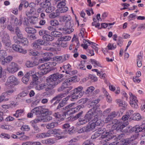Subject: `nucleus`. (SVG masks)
Returning a JSON list of instances; mask_svg holds the SVG:
<instances>
[{"mask_svg": "<svg viewBox=\"0 0 145 145\" xmlns=\"http://www.w3.org/2000/svg\"><path fill=\"white\" fill-rule=\"evenodd\" d=\"M12 57L11 56H8L6 58H4L1 61L2 64L3 65H5L7 63H9L12 60Z\"/></svg>", "mask_w": 145, "mask_h": 145, "instance_id": "obj_23", "label": "nucleus"}, {"mask_svg": "<svg viewBox=\"0 0 145 145\" xmlns=\"http://www.w3.org/2000/svg\"><path fill=\"white\" fill-rule=\"evenodd\" d=\"M64 112H63V114L61 115V114H59L58 113H56L54 114V115L56 118L60 119L61 120H63L65 118L62 119V118H63L64 117L63 114Z\"/></svg>", "mask_w": 145, "mask_h": 145, "instance_id": "obj_60", "label": "nucleus"}, {"mask_svg": "<svg viewBox=\"0 0 145 145\" xmlns=\"http://www.w3.org/2000/svg\"><path fill=\"white\" fill-rule=\"evenodd\" d=\"M94 88L92 86H90L87 88V89L86 90L85 92V93L86 94H89L92 92V91L94 90Z\"/></svg>", "mask_w": 145, "mask_h": 145, "instance_id": "obj_56", "label": "nucleus"}, {"mask_svg": "<svg viewBox=\"0 0 145 145\" xmlns=\"http://www.w3.org/2000/svg\"><path fill=\"white\" fill-rule=\"evenodd\" d=\"M74 105V104L73 103L70 104L63 108V110H65L66 112L64 113L63 114L64 117L63 118H62V119L65 118L67 114H74L77 112V111L79 110L82 108V105H78L75 108L72 107V106Z\"/></svg>", "mask_w": 145, "mask_h": 145, "instance_id": "obj_6", "label": "nucleus"}, {"mask_svg": "<svg viewBox=\"0 0 145 145\" xmlns=\"http://www.w3.org/2000/svg\"><path fill=\"white\" fill-rule=\"evenodd\" d=\"M123 41V40L122 38L119 37L118 39L117 43L118 45L120 47H121L122 46Z\"/></svg>", "mask_w": 145, "mask_h": 145, "instance_id": "obj_64", "label": "nucleus"}, {"mask_svg": "<svg viewBox=\"0 0 145 145\" xmlns=\"http://www.w3.org/2000/svg\"><path fill=\"white\" fill-rule=\"evenodd\" d=\"M95 126V124L93 122H90L89 123V124L86 126L84 127L79 129L78 132L79 133H81L84 132L88 133L94 129Z\"/></svg>", "mask_w": 145, "mask_h": 145, "instance_id": "obj_8", "label": "nucleus"}, {"mask_svg": "<svg viewBox=\"0 0 145 145\" xmlns=\"http://www.w3.org/2000/svg\"><path fill=\"white\" fill-rule=\"evenodd\" d=\"M54 60L59 63H61L64 62L63 57L61 56H57L54 58Z\"/></svg>", "mask_w": 145, "mask_h": 145, "instance_id": "obj_32", "label": "nucleus"}, {"mask_svg": "<svg viewBox=\"0 0 145 145\" xmlns=\"http://www.w3.org/2000/svg\"><path fill=\"white\" fill-rule=\"evenodd\" d=\"M45 12L46 13H50L54 11L55 10V8L54 7L50 5V4H49L47 7L45 8Z\"/></svg>", "mask_w": 145, "mask_h": 145, "instance_id": "obj_31", "label": "nucleus"}, {"mask_svg": "<svg viewBox=\"0 0 145 145\" xmlns=\"http://www.w3.org/2000/svg\"><path fill=\"white\" fill-rule=\"evenodd\" d=\"M135 113H134L133 111L132 110H129L127 112V115L129 116L130 119L132 118L134 116Z\"/></svg>", "mask_w": 145, "mask_h": 145, "instance_id": "obj_62", "label": "nucleus"}, {"mask_svg": "<svg viewBox=\"0 0 145 145\" xmlns=\"http://www.w3.org/2000/svg\"><path fill=\"white\" fill-rule=\"evenodd\" d=\"M141 116L139 113L135 114L133 116V117L132 119L133 120L137 121L140 120L141 119Z\"/></svg>", "mask_w": 145, "mask_h": 145, "instance_id": "obj_61", "label": "nucleus"}, {"mask_svg": "<svg viewBox=\"0 0 145 145\" xmlns=\"http://www.w3.org/2000/svg\"><path fill=\"white\" fill-rule=\"evenodd\" d=\"M50 24L52 26H56L59 25L58 21L56 20H53L50 21Z\"/></svg>", "mask_w": 145, "mask_h": 145, "instance_id": "obj_63", "label": "nucleus"}, {"mask_svg": "<svg viewBox=\"0 0 145 145\" xmlns=\"http://www.w3.org/2000/svg\"><path fill=\"white\" fill-rule=\"evenodd\" d=\"M25 30L27 33L29 34H34L36 32V30L32 27H26Z\"/></svg>", "mask_w": 145, "mask_h": 145, "instance_id": "obj_26", "label": "nucleus"}, {"mask_svg": "<svg viewBox=\"0 0 145 145\" xmlns=\"http://www.w3.org/2000/svg\"><path fill=\"white\" fill-rule=\"evenodd\" d=\"M45 42L42 39L36 40L33 44V48L35 49H39L41 48L40 46L43 45Z\"/></svg>", "mask_w": 145, "mask_h": 145, "instance_id": "obj_12", "label": "nucleus"}, {"mask_svg": "<svg viewBox=\"0 0 145 145\" xmlns=\"http://www.w3.org/2000/svg\"><path fill=\"white\" fill-rule=\"evenodd\" d=\"M32 126L33 128L32 131V133H38L40 131V129L36 125L32 124Z\"/></svg>", "mask_w": 145, "mask_h": 145, "instance_id": "obj_34", "label": "nucleus"}, {"mask_svg": "<svg viewBox=\"0 0 145 145\" xmlns=\"http://www.w3.org/2000/svg\"><path fill=\"white\" fill-rule=\"evenodd\" d=\"M57 124V123L55 122H52L49 123L47 124L46 126V128L48 129H53L54 128Z\"/></svg>", "mask_w": 145, "mask_h": 145, "instance_id": "obj_52", "label": "nucleus"}, {"mask_svg": "<svg viewBox=\"0 0 145 145\" xmlns=\"http://www.w3.org/2000/svg\"><path fill=\"white\" fill-rule=\"evenodd\" d=\"M36 137L38 138H41L48 137L46 133H45L38 134H37Z\"/></svg>", "mask_w": 145, "mask_h": 145, "instance_id": "obj_57", "label": "nucleus"}, {"mask_svg": "<svg viewBox=\"0 0 145 145\" xmlns=\"http://www.w3.org/2000/svg\"><path fill=\"white\" fill-rule=\"evenodd\" d=\"M136 138V136L133 135L131 137L126 139L125 140V142L130 144L131 142L135 140Z\"/></svg>", "mask_w": 145, "mask_h": 145, "instance_id": "obj_41", "label": "nucleus"}, {"mask_svg": "<svg viewBox=\"0 0 145 145\" xmlns=\"http://www.w3.org/2000/svg\"><path fill=\"white\" fill-rule=\"evenodd\" d=\"M127 125H126L125 124H122L121 125L119 126L118 130L122 132L127 133L129 131H131V129H130L129 127H125Z\"/></svg>", "mask_w": 145, "mask_h": 145, "instance_id": "obj_17", "label": "nucleus"}, {"mask_svg": "<svg viewBox=\"0 0 145 145\" xmlns=\"http://www.w3.org/2000/svg\"><path fill=\"white\" fill-rule=\"evenodd\" d=\"M56 65V63L55 62H49L48 63H45L37 67L38 69H40V74L41 75L46 74L52 70V67L55 66Z\"/></svg>", "mask_w": 145, "mask_h": 145, "instance_id": "obj_3", "label": "nucleus"}, {"mask_svg": "<svg viewBox=\"0 0 145 145\" xmlns=\"http://www.w3.org/2000/svg\"><path fill=\"white\" fill-rule=\"evenodd\" d=\"M73 22L71 21V20L70 21L67 22L65 23V26L66 27L65 28L66 29H70L73 26Z\"/></svg>", "mask_w": 145, "mask_h": 145, "instance_id": "obj_47", "label": "nucleus"}, {"mask_svg": "<svg viewBox=\"0 0 145 145\" xmlns=\"http://www.w3.org/2000/svg\"><path fill=\"white\" fill-rule=\"evenodd\" d=\"M101 135V137L105 139L104 140L107 142L112 139L114 137L116 136L114 134L113 130L109 131L108 130L106 131L104 128L99 129L97 131Z\"/></svg>", "mask_w": 145, "mask_h": 145, "instance_id": "obj_4", "label": "nucleus"}, {"mask_svg": "<svg viewBox=\"0 0 145 145\" xmlns=\"http://www.w3.org/2000/svg\"><path fill=\"white\" fill-rule=\"evenodd\" d=\"M51 0H42V1L40 4L39 6L42 8L45 9L50 4Z\"/></svg>", "mask_w": 145, "mask_h": 145, "instance_id": "obj_18", "label": "nucleus"}, {"mask_svg": "<svg viewBox=\"0 0 145 145\" xmlns=\"http://www.w3.org/2000/svg\"><path fill=\"white\" fill-rule=\"evenodd\" d=\"M90 61L91 63L94 65V67H96V66L102 67L101 64L98 61L96 60L93 59H91L90 60Z\"/></svg>", "mask_w": 145, "mask_h": 145, "instance_id": "obj_35", "label": "nucleus"}, {"mask_svg": "<svg viewBox=\"0 0 145 145\" xmlns=\"http://www.w3.org/2000/svg\"><path fill=\"white\" fill-rule=\"evenodd\" d=\"M55 44L57 46H61L63 47L67 46V42L57 40L55 43Z\"/></svg>", "mask_w": 145, "mask_h": 145, "instance_id": "obj_24", "label": "nucleus"}, {"mask_svg": "<svg viewBox=\"0 0 145 145\" xmlns=\"http://www.w3.org/2000/svg\"><path fill=\"white\" fill-rule=\"evenodd\" d=\"M22 24V18L20 17L19 20L17 18H15L14 19V24L16 25H21Z\"/></svg>", "mask_w": 145, "mask_h": 145, "instance_id": "obj_44", "label": "nucleus"}, {"mask_svg": "<svg viewBox=\"0 0 145 145\" xmlns=\"http://www.w3.org/2000/svg\"><path fill=\"white\" fill-rule=\"evenodd\" d=\"M7 95L6 93H3L0 96V103L3 101H7L8 100V99L6 98L5 96Z\"/></svg>", "mask_w": 145, "mask_h": 145, "instance_id": "obj_48", "label": "nucleus"}, {"mask_svg": "<svg viewBox=\"0 0 145 145\" xmlns=\"http://www.w3.org/2000/svg\"><path fill=\"white\" fill-rule=\"evenodd\" d=\"M129 118V116L127 114L123 116L121 118L122 120L123 121V122H121L122 124H125L126 125H127L129 123L128 120Z\"/></svg>", "mask_w": 145, "mask_h": 145, "instance_id": "obj_33", "label": "nucleus"}, {"mask_svg": "<svg viewBox=\"0 0 145 145\" xmlns=\"http://www.w3.org/2000/svg\"><path fill=\"white\" fill-rule=\"evenodd\" d=\"M10 40V37L8 34L6 32H4L3 34V36L2 38V41H8Z\"/></svg>", "mask_w": 145, "mask_h": 145, "instance_id": "obj_43", "label": "nucleus"}, {"mask_svg": "<svg viewBox=\"0 0 145 145\" xmlns=\"http://www.w3.org/2000/svg\"><path fill=\"white\" fill-rule=\"evenodd\" d=\"M19 69L18 65L14 62H11L7 68L8 72L11 73H14Z\"/></svg>", "mask_w": 145, "mask_h": 145, "instance_id": "obj_9", "label": "nucleus"}, {"mask_svg": "<svg viewBox=\"0 0 145 145\" xmlns=\"http://www.w3.org/2000/svg\"><path fill=\"white\" fill-rule=\"evenodd\" d=\"M57 8L58 11H59L60 13L65 12L68 10V8L65 6H61L60 8Z\"/></svg>", "mask_w": 145, "mask_h": 145, "instance_id": "obj_30", "label": "nucleus"}, {"mask_svg": "<svg viewBox=\"0 0 145 145\" xmlns=\"http://www.w3.org/2000/svg\"><path fill=\"white\" fill-rule=\"evenodd\" d=\"M42 142L43 143H45L46 144H52L54 142L53 140L51 138H49L47 140H44L42 141Z\"/></svg>", "mask_w": 145, "mask_h": 145, "instance_id": "obj_55", "label": "nucleus"}, {"mask_svg": "<svg viewBox=\"0 0 145 145\" xmlns=\"http://www.w3.org/2000/svg\"><path fill=\"white\" fill-rule=\"evenodd\" d=\"M38 20V18L37 17L31 16L30 18L29 22L31 24L34 25L37 23Z\"/></svg>", "mask_w": 145, "mask_h": 145, "instance_id": "obj_38", "label": "nucleus"}, {"mask_svg": "<svg viewBox=\"0 0 145 145\" xmlns=\"http://www.w3.org/2000/svg\"><path fill=\"white\" fill-rule=\"evenodd\" d=\"M41 114L42 116H44L48 114L49 110L47 109L43 108L41 107Z\"/></svg>", "mask_w": 145, "mask_h": 145, "instance_id": "obj_54", "label": "nucleus"}, {"mask_svg": "<svg viewBox=\"0 0 145 145\" xmlns=\"http://www.w3.org/2000/svg\"><path fill=\"white\" fill-rule=\"evenodd\" d=\"M67 85H69V84L68 83L66 82L65 80L64 82L63 83L61 86L58 88V91L61 92L64 90L65 91L67 88Z\"/></svg>", "mask_w": 145, "mask_h": 145, "instance_id": "obj_19", "label": "nucleus"}, {"mask_svg": "<svg viewBox=\"0 0 145 145\" xmlns=\"http://www.w3.org/2000/svg\"><path fill=\"white\" fill-rule=\"evenodd\" d=\"M22 22L24 25L27 26L29 24L28 20L26 17L22 18Z\"/></svg>", "mask_w": 145, "mask_h": 145, "instance_id": "obj_59", "label": "nucleus"}, {"mask_svg": "<svg viewBox=\"0 0 145 145\" xmlns=\"http://www.w3.org/2000/svg\"><path fill=\"white\" fill-rule=\"evenodd\" d=\"M63 77V75L62 74H59V73L52 74L49 76L47 83L41 84L37 85L36 86V89L40 90L47 88L48 87L49 88H54L62 81L61 78Z\"/></svg>", "mask_w": 145, "mask_h": 145, "instance_id": "obj_1", "label": "nucleus"}, {"mask_svg": "<svg viewBox=\"0 0 145 145\" xmlns=\"http://www.w3.org/2000/svg\"><path fill=\"white\" fill-rule=\"evenodd\" d=\"M97 115V114L93 107L88 111L84 117V118L86 119L88 121L91 120L92 122L96 118Z\"/></svg>", "mask_w": 145, "mask_h": 145, "instance_id": "obj_7", "label": "nucleus"}, {"mask_svg": "<svg viewBox=\"0 0 145 145\" xmlns=\"http://www.w3.org/2000/svg\"><path fill=\"white\" fill-rule=\"evenodd\" d=\"M12 47L14 50L24 54L26 53V50L23 49L22 46L18 45V44H13L12 46Z\"/></svg>", "mask_w": 145, "mask_h": 145, "instance_id": "obj_14", "label": "nucleus"}, {"mask_svg": "<svg viewBox=\"0 0 145 145\" xmlns=\"http://www.w3.org/2000/svg\"><path fill=\"white\" fill-rule=\"evenodd\" d=\"M100 99H96L94 100L91 101L89 103L90 106H94L96 105L100 101Z\"/></svg>", "mask_w": 145, "mask_h": 145, "instance_id": "obj_51", "label": "nucleus"}, {"mask_svg": "<svg viewBox=\"0 0 145 145\" xmlns=\"http://www.w3.org/2000/svg\"><path fill=\"white\" fill-rule=\"evenodd\" d=\"M7 56L6 52L3 50H0V61Z\"/></svg>", "mask_w": 145, "mask_h": 145, "instance_id": "obj_53", "label": "nucleus"}, {"mask_svg": "<svg viewBox=\"0 0 145 145\" xmlns=\"http://www.w3.org/2000/svg\"><path fill=\"white\" fill-rule=\"evenodd\" d=\"M131 130L132 132L134 131L135 133H138L141 131L143 132L144 129V127H142V125H137L132 128Z\"/></svg>", "mask_w": 145, "mask_h": 145, "instance_id": "obj_16", "label": "nucleus"}, {"mask_svg": "<svg viewBox=\"0 0 145 145\" xmlns=\"http://www.w3.org/2000/svg\"><path fill=\"white\" fill-rule=\"evenodd\" d=\"M107 47L109 50H113L115 49L116 47V44H114V43H109L108 44Z\"/></svg>", "mask_w": 145, "mask_h": 145, "instance_id": "obj_58", "label": "nucleus"}, {"mask_svg": "<svg viewBox=\"0 0 145 145\" xmlns=\"http://www.w3.org/2000/svg\"><path fill=\"white\" fill-rule=\"evenodd\" d=\"M77 77L76 76H74L69 78L65 80L66 82L68 83L69 85L71 84L72 83L76 82L77 81Z\"/></svg>", "mask_w": 145, "mask_h": 145, "instance_id": "obj_22", "label": "nucleus"}, {"mask_svg": "<svg viewBox=\"0 0 145 145\" xmlns=\"http://www.w3.org/2000/svg\"><path fill=\"white\" fill-rule=\"evenodd\" d=\"M67 130L65 129L62 131L60 129H56L55 135H56L58 139H60L64 138V135L67 133Z\"/></svg>", "mask_w": 145, "mask_h": 145, "instance_id": "obj_11", "label": "nucleus"}, {"mask_svg": "<svg viewBox=\"0 0 145 145\" xmlns=\"http://www.w3.org/2000/svg\"><path fill=\"white\" fill-rule=\"evenodd\" d=\"M33 80L31 82L30 85L33 86L35 85H36L38 83V77L36 75L32 77Z\"/></svg>", "mask_w": 145, "mask_h": 145, "instance_id": "obj_29", "label": "nucleus"}, {"mask_svg": "<svg viewBox=\"0 0 145 145\" xmlns=\"http://www.w3.org/2000/svg\"><path fill=\"white\" fill-rule=\"evenodd\" d=\"M56 2H58L57 5V8H60L61 6H65L66 5L65 0H55Z\"/></svg>", "mask_w": 145, "mask_h": 145, "instance_id": "obj_27", "label": "nucleus"}, {"mask_svg": "<svg viewBox=\"0 0 145 145\" xmlns=\"http://www.w3.org/2000/svg\"><path fill=\"white\" fill-rule=\"evenodd\" d=\"M129 95L130 96V105L133 108H137L138 106L137 103L138 101L137 100L136 97L131 93H129Z\"/></svg>", "mask_w": 145, "mask_h": 145, "instance_id": "obj_10", "label": "nucleus"}, {"mask_svg": "<svg viewBox=\"0 0 145 145\" xmlns=\"http://www.w3.org/2000/svg\"><path fill=\"white\" fill-rule=\"evenodd\" d=\"M38 63L35 61H26L25 65L28 68L32 67L38 65Z\"/></svg>", "mask_w": 145, "mask_h": 145, "instance_id": "obj_21", "label": "nucleus"}, {"mask_svg": "<svg viewBox=\"0 0 145 145\" xmlns=\"http://www.w3.org/2000/svg\"><path fill=\"white\" fill-rule=\"evenodd\" d=\"M103 92L105 95L106 97V100L109 103L111 102L112 101V98L110 96L108 95V93L106 91L105 89H103Z\"/></svg>", "mask_w": 145, "mask_h": 145, "instance_id": "obj_49", "label": "nucleus"}, {"mask_svg": "<svg viewBox=\"0 0 145 145\" xmlns=\"http://www.w3.org/2000/svg\"><path fill=\"white\" fill-rule=\"evenodd\" d=\"M42 38L44 40L48 41H52L54 39L53 37L49 35L48 33L43 35Z\"/></svg>", "mask_w": 145, "mask_h": 145, "instance_id": "obj_28", "label": "nucleus"}, {"mask_svg": "<svg viewBox=\"0 0 145 145\" xmlns=\"http://www.w3.org/2000/svg\"><path fill=\"white\" fill-rule=\"evenodd\" d=\"M142 57L138 55L137 59V65L138 67H141L142 65Z\"/></svg>", "mask_w": 145, "mask_h": 145, "instance_id": "obj_42", "label": "nucleus"}, {"mask_svg": "<svg viewBox=\"0 0 145 145\" xmlns=\"http://www.w3.org/2000/svg\"><path fill=\"white\" fill-rule=\"evenodd\" d=\"M65 94L62 93L56 95L50 100V103H53V106L57 105L55 110L59 111L61 109L62 111H64V112H66L63 109L64 107L63 108L65 105L61 101L59 103L61 99L65 97Z\"/></svg>", "mask_w": 145, "mask_h": 145, "instance_id": "obj_2", "label": "nucleus"}, {"mask_svg": "<svg viewBox=\"0 0 145 145\" xmlns=\"http://www.w3.org/2000/svg\"><path fill=\"white\" fill-rule=\"evenodd\" d=\"M83 89V87L80 86L71 91V100L74 101L82 96L85 93Z\"/></svg>", "mask_w": 145, "mask_h": 145, "instance_id": "obj_5", "label": "nucleus"}, {"mask_svg": "<svg viewBox=\"0 0 145 145\" xmlns=\"http://www.w3.org/2000/svg\"><path fill=\"white\" fill-rule=\"evenodd\" d=\"M8 83L10 84L14 83V85H17L19 84L20 82L18 79L14 76L9 77L7 81Z\"/></svg>", "mask_w": 145, "mask_h": 145, "instance_id": "obj_13", "label": "nucleus"}, {"mask_svg": "<svg viewBox=\"0 0 145 145\" xmlns=\"http://www.w3.org/2000/svg\"><path fill=\"white\" fill-rule=\"evenodd\" d=\"M71 38V37L69 36H65L59 38L57 40L66 42L67 41L69 40Z\"/></svg>", "mask_w": 145, "mask_h": 145, "instance_id": "obj_45", "label": "nucleus"}, {"mask_svg": "<svg viewBox=\"0 0 145 145\" xmlns=\"http://www.w3.org/2000/svg\"><path fill=\"white\" fill-rule=\"evenodd\" d=\"M71 66L69 64H67V65L63 66V68L65 70V72L67 74H71V71H70L71 69Z\"/></svg>", "mask_w": 145, "mask_h": 145, "instance_id": "obj_39", "label": "nucleus"}, {"mask_svg": "<svg viewBox=\"0 0 145 145\" xmlns=\"http://www.w3.org/2000/svg\"><path fill=\"white\" fill-rule=\"evenodd\" d=\"M41 112V106L35 107L31 110V112L35 114L37 117H41L42 116Z\"/></svg>", "mask_w": 145, "mask_h": 145, "instance_id": "obj_15", "label": "nucleus"}, {"mask_svg": "<svg viewBox=\"0 0 145 145\" xmlns=\"http://www.w3.org/2000/svg\"><path fill=\"white\" fill-rule=\"evenodd\" d=\"M21 42L23 44V45L25 46H27L28 44V41L27 38H23L20 39Z\"/></svg>", "mask_w": 145, "mask_h": 145, "instance_id": "obj_50", "label": "nucleus"}, {"mask_svg": "<svg viewBox=\"0 0 145 145\" xmlns=\"http://www.w3.org/2000/svg\"><path fill=\"white\" fill-rule=\"evenodd\" d=\"M61 21L63 22H67L70 21L71 20V16L68 15H66L63 16H61L60 18Z\"/></svg>", "mask_w": 145, "mask_h": 145, "instance_id": "obj_20", "label": "nucleus"}, {"mask_svg": "<svg viewBox=\"0 0 145 145\" xmlns=\"http://www.w3.org/2000/svg\"><path fill=\"white\" fill-rule=\"evenodd\" d=\"M29 77L25 74L24 76L22 78V80L24 83L27 84L29 82Z\"/></svg>", "mask_w": 145, "mask_h": 145, "instance_id": "obj_46", "label": "nucleus"}, {"mask_svg": "<svg viewBox=\"0 0 145 145\" xmlns=\"http://www.w3.org/2000/svg\"><path fill=\"white\" fill-rule=\"evenodd\" d=\"M85 62V61H81L77 67L78 69L83 70H86V68L84 65Z\"/></svg>", "mask_w": 145, "mask_h": 145, "instance_id": "obj_37", "label": "nucleus"}, {"mask_svg": "<svg viewBox=\"0 0 145 145\" xmlns=\"http://www.w3.org/2000/svg\"><path fill=\"white\" fill-rule=\"evenodd\" d=\"M57 9L55 11V12H53L51 13L49 15V17L50 18H55L57 17H59L60 15V13Z\"/></svg>", "mask_w": 145, "mask_h": 145, "instance_id": "obj_25", "label": "nucleus"}, {"mask_svg": "<svg viewBox=\"0 0 145 145\" xmlns=\"http://www.w3.org/2000/svg\"><path fill=\"white\" fill-rule=\"evenodd\" d=\"M49 88L48 87L47 88H46V94L47 96H50L52 95L54 92V90L51 89V88Z\"/></svg>", "mask_w": 145, "mask_h": 145, "instance_id": "obj_36", "label": "nucleus"}, {"mask_svg": "<svg viewBox=\"0 0 145 145\" xmlns=\"http://www.w3.org/2000/svg\"><path fill=\"white\" fill-rule=\"evenodd\" d=\"M98 115L97 116L96 118H95L92 121L96 125L98 126L101 125V124H102V120H101L98 119Z\"/></svg>", "mask_w": 145, "mask_h": 145, "instance_id": "obj_40", "label": "nucleus"}]
</instances>
